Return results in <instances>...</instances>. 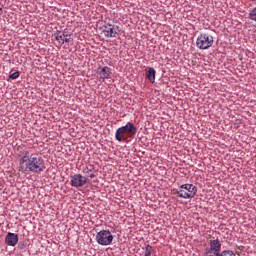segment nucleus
<instances>
[{"mask_svg": "<svg viewBox=\"0 0 256 256\" xmlns=\"http://www.w3.org/2000/svg\"><path fill=\"white\" fill-rule=\"evenodd\" d=\"M220 256H236V255L231 250H224V251L220 252Z\"/></svg>", "mask_w": 256, "mask_h": 256, "instance_id": "obj_16", "label": "nucleus"}, {"mask_svg": "<svg viewBox=\"0 0 256 256\" xmlns=\"http://www.w3.org/2000/svg\"><path fill=\"white\" fill-rule=\"evenodd\" d=\"M155 68H149V70L146 72V78L150 81V83H155Z\"/></svg>", "mask_w": 256, "mask_h": 256, "instance_id": "obj_12", "label": "nucleus"}, {"mask_svg": "<svg viewBox=\"0 0 256 256\" xmlns=\"http://www.w3.org/2000/svg\"><path fill=\"white\" fill-rule=\"evenodd\" d=\"M20 249H25V244H19Z\"/></svg>", "mask_w": 256, "mask_h": 256, "instance_id": "obj_21", "label": "nucleus"}, {"mask_svg": "<svg viewBox=\"0 0 256 256\" xmlns=\"http://www.w3.org/2000/svg\"><path fill=\"white\" fill-rule=\"evenodd\" d=\"M97 73L99 79H102L103 81H105V79H111V75H113L109 66L99 67Z\"/></svg>", "mask_w": 256, "mask_h": 256, "instance_id": "obj_7", "label": "nucleus"}, {"mask_svg": "<svg viewBox=\"0 0 256 256\" xmlns=\"http://www.w3.org/2000/svg\"><path fill=\"white\" fill-rule=\"evenodd\" d=\"M103 33L105 37H117L119 35V32L113 28V26H105L103 29Z\"/></svg>", "mask_w": 256, "mask_h": 256, "instance_id": "obj_11", "label": "nucleus"}, {"mask_svg": "<svg viewBox=\"0 0 256 256\" xmlns=\"http://www.w3.org/2000/svg\"><path fill=\"white\" fill-rule=\"evenodd\" d=\"M3 15V6L0 5V16Z\"/></svg>", "mask_w": 256, "mask_h": 256, "instance_id": "obj_20", "label": "nucleus"}, {"mask_svg": "<svg viewBox=\"0 0 256 256\" xmlns=\"http://www.w3.org/2000/svg\"><path fill=\"white\" fill-rule=\"evenodd\" d=\"M93 171H95V166L92 164H87L82 169V173H84L86 177H90V179H95L96 177Z\"/></svg>", "mask_w": 256, "mask_h": 256, "instance_id": "obj_10", "label": "nucleus"}, {"mask_svg": "<svg viewBox=\"0 0 256 256\" xmlns=\"http://www.w3.org/2000/svg\"><path fill=\"white\" fill-rule=\"evenodd\" d=\"M96 241L98 245H111L113 243V234L109 230H101L96 234Z\"/></svg>", "mask_w": 256, "mask_h": 256, "instance_id": "obj_5", "label": "nucleus"}, {"mask_svg": "<svg viewBox=\"0 0 256 256\" xmlns=\"http://www.w3.org/2000/svg\"><path fill=\"white\" fill-rule=\"evenodd\" d=\"M71 36H69V35H65V37H64V43H70L71 42V38H70Z\"/></svg>", "mask_w": 256, "mask_h": 256, "instance_id": "obj_19", "label": "nucleus"}, {"mask_svg": "<svg viewBox=\"0 0 256 256\" xmlns=\"http://www.w3.org/2000/svg\"><path fill=\"white\" fill-rule=\"evenodd\" d=\"M84 185H87V177L81 174L71 176L72 187H84Z\"/></svg>", "mask_w": 256, "mask_h": 256, "instance_id": "obj_6", "label": "nucleus"}, {"mask_svg": "<svg viewBox=\"0 0 256 256\" xmlns=\"http://www.w3.org/2000/svg\"><path fill=\"white\" fill-rule=\"evenodd\" d=\"M249 19L251 21H256V7L253 8L249 13Z\"/></svg>", "mask_w": 256, "mask_h": 256, "instance_id": "obj_15", "label": "nucleus"}, {"mask_svg": "<svg viewBox=\"0 0 256 256\" xmlns=\"http://www.w3.org/2000/svg\"><path fill=\"white\" fill-rule=\"evenodd\" d=\"M221 252H217L215 250H209L208 248H206L205 250V256H220Z\"/></svg>", "mask_w": 256, "mask_h": 256, "instance_id": "obj_14", "label": "nucleus"}, {"mask_svg": "<svg viewBox=\"0 0 256 256\" xmlns=\"http://www.w3.org/2000/svg\"><path fill=\"white\" fill-rule=\"evenodd\" d=\"M172 193L180 199H193L197 195V188L193 184H183L178 189L172 190Z\"/></svg>", "mask_w": 256, "mask_h": 256, "instance_id": "obj_3", "label": "nucleus"}, {"mask_svg": "<svg viewBox=\"0 0 256 256\" xmlns=\"http://www.w3.org/2000/svg\"><path fill=\"white\" fill-rule=\"evenodd\" d=\"M152 252H153V246L147 245L145 249V256H151Z\"/></svg>", "mask_w": 256, "mask_h": 256, "instance_id": "obj_17", "label": "nucleus"}, {"mask_svg": "<svg viewBox=\"0 0 256 256\" xmlns=\"http://www.w3.org/2000/svg\"><path fill=\"white\" fill-rule=\"evenodd\" d=\"M19 75H21V73H19V71H16L9 75V79H12V80L19 79Z\"/></svg>", "mask_w": 256, "mask_h": 256, "instance_id": "obj_18", "label": "nucleus"}, {"mask_svg": "<svg viewBox=\"0 0 256 256\" xmlns=\"http://www.w3.org/2000/svg\"><path fill=\"white\" fill-rule=\"evenodd\" d=\"M19 171L22 173H43L45 171V160L39 154L33 153V148L20 152Z\"/></svg>", "mask_w": 256, "mask_h": 256, "instance_id": "obj_1", "label": "nucleus"}, {"mask_svg": "<svg viewBox=\"0 0 256 256\" xmlns=\"http://www.w3.org/2000/svg\"><path fill=\"white\" fill-rule=\"evenodd\" d=\"M214 39L210 34L202 33L198 36L196 40V46L198 49H209L213 47Z\"/></svg>", "mask_w": 256, "mask_h": 256, "instance_id": "obj_4", "label": "nucleus"}, {"mask_svg": "<svg viewBox=\"0 0 256 256\" xmlns=\"http://www.w3.org/2000/svg\"><path fill=\"white\" fill-rule=\"evenodd\" d=\"M55 39L60 45H63L65 43V33L58 32L55 36Z\"/></svg>", "mask_w": 256, "mask_h": 256, "instance_id": "obj_13", "label": "nucleus"}, {"mask_svg": "<svg viewBox=\"0 0 256 256\" xmlns=\"http://www.w3.org/2000/svg\"><path fill=\"white\" fill-rule=\"evenodd\" d=\"M5 243L9 247H15L19 243V235L9 232L5 237Z\"/></svg>", "mask_w": 256, "mask_h": 256, "instance_id": "obj_8", "label": "nucleus"}, {"mask_svg": "<svg viewBox=\"0 0 256 256\" xmlns=\"http://www.w3.org/2000/svg\"><path fill=\"white\" fill-rule=\"evenodd\" d=\"M221 247H222L221 241H219L217 238L209 241V248L207 249L221 253Z\"/></svg>", "mask_w": 256, "mask_h": 256, "instance_id": "obj_9", "label": "nucleus"}, {"mask_svg": "<svg viewBox=\"0 0 256 256\" xmlns=\"http://www.w3.org/2000/svg\"><path fill=\"white\" fill-rule=\"evenodd\" d=\"M134 135H137V127L133 122H128L125 126L116 130L115 139L121 143V141H127L129 137H134Z\"/></svg>", "mask_w": 256, "mask_h": 256, "instance_id": "obj_2", "label": "nucleus"}]
</instances>
